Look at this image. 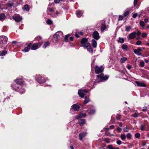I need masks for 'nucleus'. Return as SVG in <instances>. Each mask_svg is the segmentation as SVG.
Wrapping results in <instances>:
<instances>
[{
	"label": "nucleus",
	"instance_id": "obj_1",
	"mask_svg": "<svg viewBox=\"0 0 149 149\" xmlns=\"http://www.w3.org/2000/svg\"><path fill=\"white\" fill-rule=\"evenodd\" d=\"M97 79L95 82V83L104 81L107 80L109 77L107 75H104L102 73L97 75Z\"/></svg>",
	"mask_w": 149,
	"mask_h": 149
},
{
	"label": "nucleus",
	"instance_id": "obj_2",
	"mask_svg": "<svg viewBox=\"0 0 149 149\" xmlns=\"http://www.w3.org/2000/svg\"><path fill=\"white\" fill-rule=\"evenodd\" d=\"M80 43L82 45L81 46H83L84 48L90 46V44L88 42V39L86 38H83L81 41Z\"/></svg>",
	"mask_w": 149,
	"mask_h": 149
},
{
	"label": "nucleus",
	"instance_id": "obj_3",
	"mask_svg": "<svg viewBox=\"0 0 149 149\" xmlns=\"http://www.w3.org/2000/svg\"><path fill=\"white\" fill-rule=\"evenodd\" d=\"M63 34L61 31L57 32L54 35L53 37L55 40H59L63 37Z\"/></svg>",
	"mask_w": 149,
	"mask_h": 149
},
{
	"label": "nucleus",
	"instance_id": "obj_4",
	"mask_svg": "<svg viewBox=\"0 0 149 149\" xmlns=\"http://www.w3.org/2000/svg\"><path fill=\"white\" fill-rule=\"evenodd\" d=\"M8 38L5 36H0V47H2L3 44L7 43Z\"/></svg>",
	"mask_w": 149,
	"mask_h": 149
},
{
	"label": "nucleus",
	"instance_id": "obj_5",
	"mask_svg": "<svg viewBox=\"0 0 149 149\" xmlns=\"http://www.w3.org/2000/svg\"><path fill=\"white\" fill-rule=\"evenodd\" d=\"M11 86L12 88L15 90L17 91H20V93H23L24 92V90H23V91H21V90H20L19 88L21 86L19 84H13Z\"/></svg>",
	"mask_w": 149,
	"mask_h": 149
},
{
	"label": "nucleus",
	"instance_id": "obj_6",
	"mask_svg": "<svg viewBox=\"0 0 149 149\" xmlns=\"http://www.w3.org/2000/svg\"><path fill=\"white\" fill-rule=\"evenodd\" d=\"M95 73L101 74L104 71V68L102 66L99 67L98 66H96L95 67Z\"/></svg>",
	"mask_w": 149,
	"mask_h": 149
},
{
	"label": "nucleus",
	"instance_id": "obj_7",
	"mask_svg": "<svg viewBox=\"0 0 149 149\" xmlns=\"http://www.w3.org/2000/svg\"><path fill=\"white\" fill-rule=\"evenodd\" d=\"M43 42H39L38 43L33 44L31 47V49L35 50L38 48L43 44Z\"/></svg>",
	"mask_w": 149,
	"mask_h": 149
},
{
	"label": "nucleus",
	"instance_id": "obj_8",
	"mask_svg": "<svg viewBox=\"0 0 149 149\" xmlns=\"http://www.w3.org/2000/svg\"><path fill=\"white\" fill-rule=\"evenodd\" d=\"M148 123L143 124L140 126V129L142 131H147L148 130Z\"/></svg>",
	"mask_w": 149,
	"mask_h": 149
},
{
	"label": "nucleus",
	"instance_id": "obj_9",
	"mask_svg": "<svg viewBox=\"0 0 149 149\" xmlns=\"http://www.w3.org/2000/svg\"><path fill=\"white\" fill-rule=\"evenodd\" d=\"M13 18L17 22H20L22 19V17L18 15H17L13 16Z\"/></svg>",
	"mask_w": 149,
	"mask_h": 149
},
{
	"label": "nucleus",
	"instance_id": "obj_10",
	"mask_svg": "<svg viewBox=\"0 0 149 149\" xmlns=\"http://www.w3.org/2000/svg\"><path fill=\"white\" fill-rule=\"evenodd\" d=\"M36 80L39 83H43L45 82V81L44 78L40 75L36 77Z\"/></svg>",
	"mask_w": 149,
	"mask_h": 149
},
{
	"label": "nucleus",
	"instance_id": "obj_11",
	"mask_svg": "<svg viewBox=\"0 0 149 149\" xmlns=\"http://www.w3.org/2000/svg\"><path fill=\"white\" fill-rule=\"evenodd\" d=\"M84 92H87V91L85 90H79L78 94L81 98H83L85 95Z\"/></svg>",
	"mask_w": 149,
	"mask_h": 149
},
{
	"label": "nucleus",
	"instance_id": "obj_12",
	"mask_svg": "<svg viewBox=\"0 0 149 149\" xmlns=\"http://www.w3.org/2000/svg\"><path fill=\"white\" fill-rule=\"evenodd\" d=\"M142 49L140 48H138L137 49H135L134 50V53L138 56H140L141 55V52Z\"/></svg>",
	"mask_w": 149,
	"mask_h": 149
},
{
	"label": "nucleus",
	"instance_id": "obj_13",
	"mask_svg": "<svg viewBox=\"0 0 149 149\" xmlns=\"http://www.w3.org/2000/svg\"><path fill=\"white\" fill-rule=\"evenodd\" d=\"M93 35L94 38L96 40H98L100 38L99 33L97 31H95L93 32Z\"/></svg>",
	"mask_w": 149,
	"mask_h": 149
},
{
	"label": "nucleus",
	"instance_id": "obj_14",
	"mask_svg": "<svg viewBox=\"0 0 149 149\" xmlns=\"http://www.w3.org/2000/svg\"><path fill=\"white\" fill-rule=\"evenodd\" d=\"M100 22L102 24L101 30V31H103L106 28V25L105 24V21H102Z\"/></svg>",
	"mask_w": 149,
	"mask_h": 149
},
{
	"label": "nucleus",
	"instance_id": "obj_15",
	"mask_svg": "<svg viewBox=\"0 0 149 149\" xmlns=\"http://www.w3.org/2000/svg\"><path fill=\"white\" fill-rule=\"evenodd\" d=\"M79 108L80 107L79 105L74 104L71 107V109L74 111H78L79 110Z\"/></svg>",
	"mask_w": 149,
	"mask_h": 149
},
{
	"label": "nucleus",
	"instance_id": "obj_16",
	"mask_svg": "<svg viewBox=\"0 0 149 149\" xmlns=\"http://www.w3.org/2000/svg\"><path fill=\"white\" fill-rule=\"evenodd\" d=\"M87 134L86 132L81 133L79 135V139L80 141H82L83 139L85 137Z\"/></svg>",
	"mask_w": 149,
	"mask_h": 149
},
{
	"label": "nucleus",
	"instance_id": "obj_17",
	"mask_svg": "<svg viewBox=\"0 0 149 149\" xmlns=\"http://www.w3.org/2000/svg\"><path fill=\"white\" fill-rule=\"evenodd\" d=\"M136 32H134L130 33L128 37L130 39H133L135 38L136 37Z\"/></svg>",
	"mask_w": 149,
	"mask_h": 149
},
{
	"label": "nucleus",
	"instance_id": "obj_18",
	"mask_svg": "<svg viewBox=\"0 0 149 149\" xmlns=\"http://www.w3.org/2000/svg\"><path fill=\"white\" fill-rule=\"evenodd\" d=\"M31 43H30L28 44L27 45V47H26L24 48V50H23V51L25 52H28L30 49V47L31 46Z\"/></svg>",
	"mask_w": 149,
	"mask_h": 149
},
{
	"label": "nucleus",
	"instance_id": "obj_19",
	"mask_svg": "<svg viewBox=\"0 0 149 149\" xmlns=\"http://www.w3.org/2000/svg\"><path fill=\"white\" fill-rule=\"evenodd\" d=\"M76 13L77 16L78 17H80L83 13V11L77 10V11Z\"/></svg>",
	"mask_w": 149,
	"mask_h": 149
},
{
	"label": "nucleus",
	"instance_id": "obj_20",
	"mask_svg": "<svg viewBox=\"0 0 149 149\" xmlns=\"http://www.w3.org/2000/svg\"><path fill=\"white\" fill-rule=\"evenodd\" d=\"M15 82L19 85H21L23 84V81L21 79H17L15 80Z\"/></svg>",
	"mask_w": 149,
	"mask_h": 149
},
{
	"label": "nucleus",
	"instance_id": "obj_21",
	"mask_svg": "<svg viewBox=\"0 0 149 149\" xmlns=\"http://www.w3.org/2000/svg\"><path fill=\"white\" fill-rule=\"evenodd\" d=\"M86 115V113L83 114L82 113H80L79 115L76 116V118L77 119L81 118L83 116H85Z\"/></svg>",
	"mask_w": 149,
	"mask_h": 149
},
{
	"label": "nucleus",
	"instance_id": "obj_22",
	"mask_svg": "<svg viewBox=\"0 0 149 149\" xmlns=\"http://www.w3.org/2000/svg\"><path fill=\"white\" fill-rule=\"evenodd\" d=\"M135 82L138 86L142 87L146 86V84L143 83H141L138 81H136Z\"/></svg>",
	"mask_w": 149,
	"mask_h": 149
},
{
	"label": "nucleus",
	"instance_id": "obj_23",
	"mask_svg": "<svg viewBox=\"0 0 149 149\" xmlns=\"http://www.w3.org/2000/svg\"><path fill=\"white\" fill-rule=\"evenodd\" d=\"M22 9L24 11H28L29 10V6L28 5H25L22 8Z\"/></svg>",
	"mask_w": 149,
	"mask_h": 149
},
{
	"label": "nucleus",
	"instance_id": "obj_24",
	"mask_svg": "<svg viewBox=\"0 0 149 149\" xmlns=\"http://www.w3.org/2000/svg\"><path fill=\"white\" fill-rule=\"evenodd\" d=\"M97 45V43L95 39H93L92 40V46L95 48L96 47Z\"/></svg>",
	"mask_w": 149,
	"mask_h": 149
},
{
	"label": "nucleus",
	"instance_id": "obj_25",
	"mask_svg": "<svg viewBox=\"0 0 149 149\" xmlns=\"http://www.w3.org/2000/svg\"><path fill=\"white\" fill-rule=\"evenodd\" d=\"M107 148L108 149H119V148L118 147H113V146L111 145H108Z\"/></svg>",
	"mask_w": 149,
	"mask_h": 149
},
{
	"label": "nucleus",
	"instance_id": "obj_26",
	"mask_svg": "<svg viewBox=\"0 0 149 149\" xmlns=\"http://www.w3.org/2000/svg\"><path fill=\"white\" fill-rule=\"evenodd\" d=\"M85 120L84 119H80L79 120V124L81 125H84L85 123Z\"/></svg>",
	"mask_w": 149,
	"mask_h": 149
},
{
	"label": "nucleus",
	"instance_id": "obj_27",
	"mask_svg": "<svg viewBox=\"0 0 149 149\" xmlns=\"http://www.w3.org/2000/svg\"><path fill=\"white\" fill-rule=\"evenodd\" d=\"M6 18V16L4 14H1L0 15V20H4Z\"/></svg>",
	"mask_w": 149,
	"mask_h": 149
},
{
	"label": "nucleus",
	"instance_id": "obj_28",
	"mask_svg": "<svg viewBox=\"0 0 149 149\" xmlns=\"http://www.w3.org/2000/svg\"><path fill=\"white\" fill-rule=\"evenodd\" d=\"M88 113L90 114H93L95 113V111L93 109H90L88 110Z\"/></svg>",
	"mask_w": 149,
	"mask_h": 149
},
{
	"label": "nucleus",
	"instance_id": "obj_29",
	"mask_svg": "<svg viewBox=\"0 0 149 149\" xmlns=\"http://www.w3.org/2000/svg\"><path fill=\"white\" fill-rule=\"evenodd\" d=\"M49 43L48 41L46 42L43 45V47L45 48L49 46Z\"/></svg>",
	"mask_w": 149,
	"mask_h": 149
},
{
	"label": "nucleus",
	"instance_id": "obj_30",
	"mask_svg": "<svg viewBox=\"0 0 149 149\" xmlns=\"http://www.w3.org/2000/svg\"><path fill=\"white\" fill-rule=\"evenodd\" d=\"M54 11V9L52 8H48L47 9V13L49 14V13H53V12Z\"/></svg>",
	"mask_w": 149,
	"mask_h": 149
},
{
	"label": "nucleus",
	"instance_id": "obj_31",
	"mask_svg": "<svg viewBox=\"0 0 149 149\" xmlns=\"http://www.w3.org/2000/svg\"><path fill=\"white\" fill-rule=\"evenodd\" d=\"M119 40L118 41V42H120L121 43H123L125 41V40L123 38H122L120 37H119Z\"/></svg>",
	"mask_w": 149,
	"mask_h": 149
},
{
	"label": "nucleus",
	"instance_id": "obj_32",
	"mask_svg": "<svg viewBox=\"0 0 149 149\" xmlns=\"http://www.w3.org/2000/svg\"><path fill=\"white\" fill-rule=\"evenodd\" d=\"M7 53V51L6 50L3 51L0 54L1 56H4Z\"/></svg>",
	"mask_w": 149,
	"mask_h": 149
},
{
	"label": "nucleus",
	"instance_id": "obj_33",
	"mask_svg": "<svg viewBox=\"0 0 149 149\" xmlns=\"http://www.w3.org/2000/svg\"><path fill=\"white\" fill-rule=\"evenodd\" d=\"M89 101V99L87 97V96H86L85 98V100L84 101V104H86Z\"/></svg>",
	"mask_w": 149,
	"mask_h": 149
},
{
	"label": "nucleus",
	"instance_id": "obj_34",
	"mask_svg": "<svg viewBox=\"0 0 149 149\" xmlns=\"http://www.w3.org/2000/svg\"><path fill=\"white\" fill-rule=\"evenodd\" d=\"M126 138V136L124 134H122L120 135V138L123 140H124Z\"/></svg>",
	"mask_w": 149,
	"mask_h": 149
},
{
	"label": "nucleus",
	"instance_id": "obj_35",
	"mask_svg": "<svg viewBox=\"0 0 149 149\" xmlns=\"http://www.w3.org/2000/svg\"><path fill=\"white\" fill-rule=\"evenodd\" d=\"M127 60V58L126 57L121 58L120 59V61L122 63H124Z\"/></svg>",
	"mask_w": 149,
	"mask_h": 149
},
{
	"label": "nucleus",
	"instance_id": "obj_36",
	"mask_svg": "<svg viewBox=\"0 0 149 149\" xmlns=\"http://www.w3.org/2000/svg\"><path fill=\"white\" fill-rule=\"evenodd\" d=\"M46 22L48 24H52V21L50 19H48L46 21Z\"/></svg>",
	"mask_w": 149,
	"mask_h": 149
},
{
	"label": "nucleus",
	"instance_id": "obj_37",
	"mask_svg": "<svg viewBox=\"0 0 149 149\" xmlns=\"http://www.w3.org/2000/svg\"><path fill=\"white\" fill-rule=\"evenodd\" d=\"M89 47L88 48V47H86L88 51L89 52H91V53H93V49L90 47Z\"/></svg>",
	"mask_w": 149,
	"mask_h": 149
},
{
	"label": "nucleus",
	"instance_id": "obj_38",
	"mask_svg": "<svg viewBox=\"0 0 149 149\" xmlns=\"http://www.w3.org/2000/svg\"><path fill=\"white\" fill-rule=\"evenodd\" d=\"M122 48L124 50H125L128 48V47L127 45L123 44L122 46Z\"/></svg>",
	"mask_w": 149,
	"mask_h": 149
},
{
	"label": "nucleus",
	"instance_id": "obj_39",
	"mask_svg": "<svg viewBox=\"0 0 149 149\" xmlns=\"http://www.w3.org/2000/svg\"><path fill=\"white\" fill-rule=\"evenodd\" d=\"M131 27L130 26H127L125 28V31H129L130 30Z\"/></svg>",
	"mask_w": 149,
	"mask_h": 149
},
{
	"label": "nucleus",
	"instance_id": "obj_40",
	"mask_svg": "<svg viewBox=\"0 0 149 149\" xmlns=\"http://www.w3.org/2000/svg\"><path fill=\"white\" fill-rule=\"evenodd\" d=\"M42 37L40 36H38L36 37L35 39V40H36L37 41H40V40L42 39Z\"/></svg>",
	"mask_w": 149,
	"mask_h": 149
},
{
	"label": "nucleus",
	"instance_id": "obj_41",
	"mask_svg": "<svg viewBox=\"0 0 149 149\" xmlns=\"http://www.w3.org/2000/svg\"><path fill=\"white\" fill-rule=\"evenodd\" d=\"M127 137L128 139H130L132 137V134L131 133H128L127 134Z\"/></svg>",
	"mask_w": 149,
	"mask_h": 149
},
{
	"label": "nucleus",
	"instance_id": "obj_42",
	"mask_svg": "<svg viewBox=\"0 0 149 149\" xmlns=\"http://www.w3.org/2000/svg\"><path fill=\"white\" fill-rule=\"evenodd\" d=\"M129 127H126L124 128L123 129L124 131L125 132H128V131H129Z\"/></svg>",
	"mask_w": 149,
	"mask_h": 149
},
{
	"label": "nucleus",
	"instance_id": "obj_43",
	"mask_svg": "<svg viewBox=\"0 0 149 149\" xmlns=\"http://www.w3.org/2000/svg\"><path fill=\"white\" fill-rule=\"evenodd\" d=\"M130 11L129 10H127L126 11V12H125L124 13V16L125 17L128 15L129 14Z\"/></svg>",
	"mask_w": 149,
	"mask_h": 149
},
{
	"label": "nucleus",
	"instance_id": "obj_44",
	"mask_svg": "<svg viewBox=\"0 0 149 149\" xmlns=\"http://www.w3.org/2000/svg\"><path fill=\"white\" fill-rule=\"evenodd\" d=\"M135 136L136 138H139L140 137V133H137L135 134Z\"/></svg>",
	"mask_w": 149,
	"mask_h": 149
},
{
	"label": "nucleus",
	"instance_id": "obj_45",
	"mask_svg": "<svg viewBox=\"0 0 149 149\" xmlns=\"http://www.w3.org/2000/svg\"><path fill=\"white\" fill-rule=\"evenodd\" d=\"M140 24L141 26H143L145 25L144 22L143 21H141L140 22Z\"/></svg>",
	"mask_w": 149,
	"mask_h": 149
},
{
	"label": "nucleus",
	"instance_id": "obj_46",
	"mask_svg": "<svg viewBox=\"0 0 149 149\" xmlns=\"http://www.w3.org/2000/svg\"><path fill=\"white\" fill-rule=\"evenodd\" d=\"M69 36H70L69 35H66L65 36V41L66 42H67L68 40V38L69 37Z\"/></svg>",
	"mask_w": 149,
	"mask_h": 149
},
{
	"label": "nucleus",
	"instance_id": "obj_47",
	"mask_svg": "<svg viewBox=\"0 0 149 149\" xmlns=\"http://www.w3.org/2000/svg\"><path fill=\"white\" fill-rule=\"evenodd\" d=\"M13 3L12 2L9 1L8 2V6H11L13 5Z\"/></svg>",
	"mask_w": 149,
	"mask_h": 149
},
{
	"label": "nucleus",
	"instance_id": "obj_48",
	"mask_svg": "<svg viewBox=\"0 0 149 149\" xmlns=\"http://www.w3.org/2000/svg\"><path fill=\"white\" fill-rule=\"evenodd\" d=\"M139 115V114L137 113H136L135 114L132 115V116H133V117L136 118Z\"/></svg>",
	"mask_w": 149,
	"mask_h": 149
},
{
	"label": "nucleus",
	"instance_id": "obj_49",
	"mask_svg": "<svg viewBox=\"0 0 149 149\" xmlns=\"http://www.w3.org/2000/svg\"><path fill=\"white\" fill-rule=\"evenodd\" d=\"M123 16L122 15H119V16L118 20L119 21H121L123 20Z\"/></svg>",
	"mask_w": 149,
	"mask_h": 149
},
{
	"label": "nucleus",
	"instance_id": "obj_50",
	"mask_svg": "<svg viewBox=\"0 0 149 149\" xmlns=\"http://www.w3.org/2000/svg\"><path fill=\"white\" fill-rule=\"evenodd\" d=\"M144 63L143 61H141L140 62V65L141 67H143L144 66Z\"/></svg>",
	"mask_w": 149,
	"mask_h": 149
},
{
	"label": "nucleus",
	"instance_id": "obj_51",
	"mask_svg": "<svg viewBox=\"0 0 149 149\" xmlns=\"http://www.w3.org/2000/svg\"><path fill=\"white\" fill-rule=\"evenodd\" d=\"M147 36V33H143L142 34V37L143 38H145Z\"/></svg>",
	"mask_w": 149,
	"mask_h": 149
},
{
	"label": "nucleus",
	"instance_id": "obj_52",
	"mask_svg": "<svg viewBox=\"0 0 149 149\" xmlns=\"http://www.w3.org/2000/svg\"><path fill=\"white\" fill-rule=\"evenodd\" d=\"M104 141H105V142L107 143H109L110 142L109 139L107 138L104 139Z\"/></svg>",
	"mask_w": 149,
	"mask_h": 149
},
{
	"label": "nucleus",
	"instance_id": "obj_53",
	"mask_svg": "<svg viewBox=\"0 0 149 149\" xmlns=\"http://www.w3.org/2000/svg\"><path fill=\"white\" fill-rule=\"evenodd\" d=\"M142 42L140 40H138L136 42V44L137 45H141Z\"/></svg>",
	"mask_w": 149,
	"mask_h": 149
},
{
	"label": "nucleus",
	"instance_id": "obj_54",
	"mask_svg": "<svg viewBox=\"0 0 149 149\" xmlns=\"http://www.w3.org/2000/svg\"><path fill=\"white\" fill-rule=\"evenodd\" d=\"M116 143L117 144H118V145H120L122 143V142L120 140H118L117 142H116Z\"/></svg>",
	"mask_w": 149,
	"mask_h": 149
},
{
	"label": "nucleus",
	"instance_id": "obj_55",
	"mask_svg": "<svg viewBox=\"0 0 149 149\" xmlns=\"http://www.w3.org/2000/svg\"><path fill=\"white\" fill-rule=\"evenodd\" d=\"M137 16V13L134 14L132 17L134 18H135Z\"/></svg>",
	"mask_w": 149,
	"mask_h": 149
},
{
	"label": "nucleus",
	"instance_id": "obj_56",
	"mask_svg": "<svg viewBox=\"0 0 149 149\" xmlns=\"http://www.w3.org/2000/svg\"><path fill=\"white\" fill-rule=\"evenodd\" d=\"M138 0H134V6L136 5Z\"/></svg>",
	"mask_w": 149,
	"mask_h": 149
},
{
	"label": "nucleus",
	"instance_id": "obj_57",
	"mask_svg": "<svg viewBox=\"0 0 149 149\" xmlns=\"http://www.w3.org/2000/svg\"><path fill=\"white\" fill-rule=\"evenodd\" d=\"M141 32L139 31H138L137 32V33H136V35H137V36H139L141 34Z\"/></svg>",
	"mask_w": 149,
	"mask_h": 149
},
{
	"label": "nucleus",
	"instance_id": "obj_58",
	"mask_svg": "<svg viewBox=\"0 0 149 149\" xmlns=\"http://www.w3.org/2000/svg\"><path fill=\"white\" fill-rule=\"evenodd\" d=\"M146 144V142L145 141H143L142 142V145L143 146H145Z\"/></svg>",
	"mask_w": 149,
	"mask_h": 149
},
{
	"label": "nucleus",
	"instance_id": "obj_59",
	"mask_svg": "<svg viewBox=\"0 0 149 149\" xmlns=\"http://www.w3.org/2000/svg\"><path fill=\"white\" fill-rule=\"evenodd\" d=\"M144 21L146 23H147L148 21V19L147 18H146L144 19Z\"/></svg>",
	"mask_w": 149,
	"mask_h": 149
},
{
	"label": "nucleus",
	"instance_id": "obj_60",
	"mask_svg": "<svg viewBox=\"0 0 149 149\" xmlns=\"http://www.w3.org/2000/svg\"><path fill=\"white\" fill-rule=\"evenodd\" d=\"M70 40L71 41H72L73 40V37H71L70 38H69Z\"/></svg>",
	"mask_w": 149,
	"mask_h": 149
},
{
	"label": "nucleus",
	"instance_id": "obj_61",
	"mask_svg": "<svg viewBox=\"0 0 149 149\" xmlns=\"http://www.w3.org/2000/svg\"><path fill=\"white\" fill-rule=\"evenodd\" d=\"M147 107H145V108H143L142 109V110H143V111H146L147 110Z\"/></svg>",
	"mask_w": 149,
	"mask_h": 149
},
{
	"label": "nucleus",
	"instance_id": "obj_62",
	"mask_svg": "<svg viewBox=\"0 0 149 149\" xmlns=\"http://www.w3.org/2000/svg\"><path fill=\"white\" fill-rule=\"evenodd\" d=\"M114 128V126L113 125H111L110 127V129H113Z\"/></svg>",
	"mask_w": 149,
	"mask_h": 149
},
{
	"label": "nucleus",
	"instance_id": "obj_63",
	"mask_svg": "<svg viewBox=\"0 0 149 149\" xmlns=\"http://www.w3.org/2000/svg\"><path fill=\"white\" fill-rule=\"evenodd\" d=\"M127 68L128 69L130 70V69L131 68V66H130L129 65H127Z\"/></svg>",
	"mask_w": 149,
	"mask_h": 149
},
{
	"label": "nucleus",
	"instance_id": "obj_64",
	"mask_svg": "<svg viewBox=\"0 0 149 149\" xmlns=\"http://www.w3.org/2000/svg\"><path fill=\"white\" fill-rule=\"evenodd\" d=\"M70 147L71 149H74V147L72 146H70Z\"/></svg>",
	"mask_w": 149,
	"mask_h": 149
}]
</instances>
